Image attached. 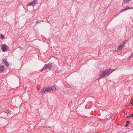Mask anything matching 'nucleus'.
Masks as SVG:
<instances>
[{"instance_id": "nucleus-1", "label": "nucleus", "mask_w": 133, "mask_h": 133, "mask_svg": "<svg viewBox=\"0 0 133 133\" xmlns=\"http://www.w3.org/2000/svg\"><path fill=\"white\" fill-rule=\"evenodd\" d=\"M115 70V69H111L103 70L102 74L100 75V78H103L105 77L108 76Z\"/></svg>"}, {"instance_id": "nucleus-2", "label": "nucleus", "mask_w": 133, "mask_h": 133, "mask_svg": "<svg viewBox=\"0 0 133 133\" xmlns=\"http://www.w3.org/2000/svg\"><path fill=\"white\" fill-rule=\"evenodd\" d=\"M56 89V87L55 86L46 87L42 88V91L43 92H45L46 91L49 92L52 90H55Z\"/></svg>"}, {"instance_id": "nucleus-3", "label": "nucleus", "mask_w": 133, "mask_h": 133, "mask_svg": "<svg viewBox=\"0 0 133 133\" xmlns=\"http://www.w3.org/2000/svg\"><path fill=\"white\" fill-rule=\"evenodd\" d=\"M1 49L4 52L9 51L10 49L8 46L5 44H3L1 47Z\"/></svg>"}, {"instance_id": "nucleus-4", "label": "nucleus", "mask_w": 133, "mask_h": 133, "mask_svg": "<svg viewBox=\"0 0 133 133\" xmlns=\"http://www.w3.org/2000/svg\"><path fill=\"white\" fill-rule=\"evenodd\" d=\"M38 3V0H34L31 2L28 3L27 5L28 6L30 5H32L34 6L35 4H37Z\"/></svg>"}, {"instance_id": "nucleus-5", "label": "nucleus", "mask_w": 133, "mask_h": 133, "mask_svg": "<svg viewBox=\"0 0 133 133\" xmlns=\"http://www.w3.org/2000/svg\"><path fill=\"white\" fill-rule=\"evenodd\" d=\"M125 41L121 44L119 46L118 48V50L120 51L124 47L125 43Z\"/></svg>"}, {"instance_id": "nucleus-6", "label": "nucleus", "mask_w": 133, "mask_h": 133, "mask_svg": "<svg viewBox=\"0 0 133 133\" xmlns=\"http://www.w3.org/2000/svg\"><path fill=\"white\" fill-rule=\"evenodd\" d=\"M52 63H48V64H45V65L46 66V67L47 68H48L49 69H50L52 67Z\"/></svg>"}, {"instance_id": "nucleus-7", "label": "nucleus", "mask_w": 133, "mask_h": 133, "mask_svg": "<svg viewBox=\"0 0 133 133\" xmlns=\"http://www.w3.org/2000/svg\"><path fill=\"white\" fill-rule=\"evenodd\" d=\"M133 9V8L132 7H131V6H130V7L128 6V7H127L126 8H125L124 9L121 10V12H122L124 11L125 10H128L129 9Z\"/></svg>"}, {"instance_id": "nucleus-8", "label": "nucleus", "mask_w": 133, "mask_h": 133, "mask_svg": "<svg viewBox=\"0 0 133 133\" xmlns=\"http://www.w3.org/2000/svg\"><path fill=\"white\" fill-rule=\"evenodd\" d=\"M4 66L0 65V73L2 72L4 70Z\"/></svg>"}, {"instance_id": "nucleus-9", "label": "nucleus", "mask_w": 133, "mask_h": 133, "mask_svg": "<svg viewBox=\"0 0 133 133\" xmlns=\"http://www.w3.org/2000/svg\"><path fill=\"white\" fill-rule=\"evenodd\" d=\"M3 62H4V64H5V65L6 66L8 67L9 66V64L7 63L6 60L5 59H3Z\"/></svg>"}, {"instance_id": "nucleus-10", "label": "nucleus", "mask_w": 133, "mask_h": 133, "mask_svg": "<svg viewBox=\"0 0 133 133\" xmlns=\"http://www.w3.org/2000/svg\"><path fill=\"white\" fill-rule=\"evenodd\" d=\"M47 68L46 67V66L45 65H44V67H43V68H42V69H41L40 71H42L43 70H45Z\"/></svg>"}, {"instance_id": "nucleus-11", "label": "nucleus", "mask_w": 133, "mask_h": 133, "mask_svg": "<svg viewBox=\"0 0 133 133\" xmlns=\"http://www.w3.org/2000/svg\"><path fill=\"white\" fill-rule=\"evenodd\" d=\"M130 123V122L129 121H127L126 122V124L125 125V127H127L128 126L129 123Z\"/></svg>"}, {"instance_id": "nucleus-12", "label": "nucleus", "mask_w": 133, "mask_h": 133, "mask_svg": "<svg viewBox=\"0 0 133 133\" xmlns=\"http://www.w3.org/2000/svg\"><path fill=\"white\" fill-rule=\"evenodd\" d=\"M1 38L2 39H3L4 38V36L3 35H1Z\"/></svg>"}, {"instance_id": "nucleus-13", "label": "nucleus", "mask_w": 133, "mask_h": 133, "mask_svg": "<svg viewBox=\"0 0 133 133\" xmlns=\"http://www.w3.org/2000/svg\"><path fill=\"white\" fill-rule=\"evenodd\" d=\"M4 112L7 113H9V111L7 110H6L5 111H4Z\"/></svg>"}, {"instance_id": "nucleus-14", "label": "nucleus", "mask_w": 133, "mask_h": 133, "mask_svg": "<svg viewBox=\"0 0 133 133\" xmlns=\"http://www.w3.org/2000/svg\"><path fill=\"white\" fill-rule=\"evenodd\" d=\"M130 117H133V114H131L130 115Z\"/></svg>"}, {"instance_id": "nucleus-15", "label": "nucleus", "mask_w": 133, "mask_h": 133, "mask_svg": "<svg viewBox=\"0 0 133 133\" xmlns=\"http://www.w3.org/2000/svg\"><path fill=\"white\" fill-rule=\"evenodd\" d=\"M130 116H127L126 117L127 118H130Z\"/></svg>"}, {"instance_id": "nucleus-16", "label": "nucleus", "mask_w": 133, "mask_h": 133, "mask_svg": "<svg viewBox=\"0 0 133 133\" xmlns=\"http://www.w3.org/2000/svg\"><path fill=\"white\" fill-rule=\"evenodd\" d=\"M118 49H117V50H115V52H117V51H118Z\"/></svg>"}, {"instance_id": "nucleus-17", "label": "nucleus", "mask_w": 133, "mask_h": 133, "mask_svg": "<svg viewBox=\"0 0 133 133\" xmlns=\"http://www.w3.org/2000/svg\"><path fill=\"white\" fill-rule=\"evenodd\" d=\"M131 104L133 106V103L132 102H131Z\"/></svg>"}, {"instance_id": "nucleus-18", "label": "nucleus", "mask_w": 133, "mask_h": 133, "mask_svg": "<svg viewBox=\"0 0 133 133\" xmlns=\"http://www.w3.org/2000/svg\"><path fill=\"white\" fill-rule=\"evenodd\" d=\"M131 0H127V1H130Z\"/></svg>"}, {"instance_id": "nucleus-19", "label": "nucleus", "mask_w": 133, "mask_h": 133, "mask_svg": "<svg viewBox=\"0 0 133 133\" xmlns=\"http://www.w3.org/2000/svg\"><path fill=\"white\" fill-rule=\"evenodd\" d=\"M116 16H117L116 15H115L114 16V17H116Z\"/></svg>"}, {"instance_id": "nucleus-20", "label": "nucleus", "mask_w": 133, "mask_h": 133, "mask_svg": "<svg viewBox=\"0 0 133 133\" xmlns=\"http://www.w3.org/2000/svg\"><path fill=\"white\" fill-rule=\"evenodd\" d=\"M118 14H117L116 15L117 16V15H118Z\"/></svg>"}, {"instance_id": "nucleus-21", "label": "nucleus", "mask_w": 133, "mask_h": 133, "mask_svg": "<svg viewBox=\"0 0 133 133\" xmlns=\"http://www.w3.org/2000/svg\"><path fill=\"white\" fill-rule=\"evenodd\" d=\"M119 133H121L120 132H119ZM122 133H125L124 132H122Z\"/></svg>"}]
</instances>
